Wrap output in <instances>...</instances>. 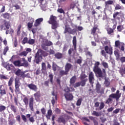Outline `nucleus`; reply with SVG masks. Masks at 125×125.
<instances>
[{
	"label": "nucleus",
	"instance_id": "obj_1",
	"mask_svg": "<svg viewBox=\"0 0 125 125\" xmlns=\"http://www.w3.org/2000/svg\"><path fill=\"white\" fill-rule=\"evenodd\" d=\"M99 65H100V63L99 62H96L93 67V71L97 78H104L106 70L104 69H103V71L101 70V69L98 66Z\"/></svg>",
	"mask_w": 125,
	"mask_h": 125
},
{
	"label": "nucleus",
	"instance_id": "obj_2",
	"mask_svg": "<svg viewBox=\"0 0 125 125\" xmlns=\"http://www.w3.org/2000/svg\"><path fill=\"white\" fill-rule=\"evenodd\" d=\"M42 56H44V57L47 56V53L43 51L42 49H39L35 57L34 61L36 62V64H39L40 62H42Z\"/></svg>",
	"mask_w": 125,
	"mask_h": 125
},
{
	"label": "nucleus",
	"instance_id": "obj_3",
	"mask_svg": "<svg viewBox=\"0 0 125 125\" xmlns=\"http://www.w3.org/2000/svg\"><path fill=\"white\" fill-rule=\"evenodd\" d=\"M41 42H42V49H44V50H47L48 49V47L47 46H50V45H52V42L50 41H48L47 39H41Z\"/></svg>",
	"mask_w": 125,
	"mask_h": 125
},
{
	"label": "nucleus",
	"instance_id": "obj_4",
	"mask_svg": "<svg viewBox=\"0 0 125 125\" xmlns=\"http://www.w3.org/2000/svg\"><path fill=\"white\" fill-rule=\"evenodd\" d=\"M57 18L55 16H51L50 17V21L49 23L52 24V29L55 30L57 28L59 27V24L57 21H56Z\"/></svg>",
	"mask_w": 125,
	"mask_h": 125
},
{
	"label": "nucleus",
	"instance_id": "obj_5",
	"mask_svg": "<svg viewBox=\"0 0 125 125\" xmlns=\"http://www.w3.org/2000/svg\"><path fill=\"white\" fill-rule=\"evenodd\" d=\"M64 91H65L64 93V97L66 99V100H72L73 99V95L70 94L69 91H70V89L69 87H66L65 88Z\"/></svg>",
	"mask_w": 125,
	"mask_h": 125
},
{
	"label": "nucleus",
	"instance_id": "obj_6",
	"mask_svg": "<svg viewBox=\"0 0 125 125\" xmlns=\"http://www.w3.org/2000/svg\"><path fill=\"white\" fill-rule=\"evenodd\" d=\"M76 32H77L76 29H72V28H71V27H70L69 25H66L63 33L67 34V33L68 34H71L72 35H74V34H75Z\"/></svg>",
	"mask_w": 125,
	"mask_h": 125
},
{
	"label": "nucleus",
	"instance_id": "obj_7",
	"mask_svg": "<svg viewBox=\"0 0 125 125\" xmlns=\"http://www.w3.org/2000/svg\"><path fill=\"white\" fill-rule=\"evenodd\" d=\"M15 91L16 92V93H18L19 92H20V88H19V86H20V82L19 81V80L18 79H15Z\"/></svg>",
	"mask_w": 125,
	"mask_h": 125
},
{
	"label": "nucleus",
	"instance_id": "obj_8",
	"mask_svg": "<svg viewBox=\"0 0 125 125\" xmlns=\"http://www.w3.org/2000/svg\"><path fill=\"white\" fill-rule=\"evenodd\" d=\"M9 27H10V24L9 22L4 21V24L0 25V28L1 30H4V31H6L9 29Z\"/></svg>",
	"mask_w": 125,
	"mask_h": 125
},
{
	"label": "nucleus",
	"instance_id": "obj_9",
	"mask_svg": "<svg viewBox=\"0 0 125 125\" xmlns=\"http://www.w3.org/2000/svg\"><path fill=\"white\" fill-rule=\"evenodd\" d=\"M109 97H112V98H116V100H119L120 97H121V94H120V91L117 90L116 94H112L109 95Z\"/></svg>",
	"mask_w": 125,
	"mask_h": 125
},
{
	"label": "nucleus",
	"instance_id": "obj_10",
	"mask_svg": "<svg viewBox=\"0 0 125 125\" xmlns=\"http://www.w3.org/2000/svg\"><path fill=\"white\" fill-rule=\"evenodd\" d=\"M27 87L29 88L31 90H33V91H38V87L37 85H35L33 83L28 84L26 85Z\"/></svg>",
	"mask_w": 125,
	"mask_h": 125
},
{
	"label": "nucleus",
	"instance_id": "obj_11",
	"mask_svg": "<svg viewBox=\"0 0 125 125\" xmlns=\"http://www.w3.org/2000/svg\"><path fill=\"white\" fill-rule=\"evenodd\" d=\"M89 81L91 84H93L94 83V74L93 72H90L89 74Z\"/></svg>",
	"mask_w": 125,
	"mask_h": 125
},
{
	"label": "nucleus",
	"instance_id": "obj_12",
	"mask_svg": "<svg viewBox=\"0 0 125 125\" xmlns=\"http://www.w3.org/2000/svg\"><path fill=\"white\" fill-rule=\"evenodd\" d=\"M40 3H41V7L42 10H45V8H46V7L47 6V5L46 3H44L45 2V1L44 0H40Z\"/></svg>",
	"mask_w": 125,
	"mask_h": 125
},
{
	"label": "nucleus",
	"instance_id": "obj_13",
	"mask_svg": "<svg viewBox=\"0 0 125 125\" xmlns=\"http://www.w3.org/2000/svg\"><path fill=\"white\" fill-rule=\"evenodd\" d=\"M29 107L31 111H34V98H31L29 99Z\"/></svg>",
	"mask_w": 125,
	"mask_h": 125
},
{
	"label": "nucleus",
	"instance_id": "obj_14",
	"mask_svg": "<svg viewBox=\"0 0 125 125\" xmlns=\"http://www.w3.org/2000/svg\"><path fill=\"white\" fill-rule=\"evenodd\" d=\"M42 21H43V19L42 18L37 19L34 24L35 27H38V26H39V25H40V24H41Z\"/></svg>",
	"mask_w": 125,
	"mask_h": 125
},
{
	"label": "nucleus",
	"instance_id": "obj_15",
	"mask_svg": "<svg viewBox=\"0 0 125 125\" xmlns=\"http://www.w3.org/2000/svg\"><path fill=\"white\" fill-rule=\"evenodd\" d=\"M52 95H53V97L52 98L51 103L53 105H54L55 104V100H57V96L55 95L54 92H52Z\"/></svg>",
	"mask_w": 125,
	"mask_h": 125
},
{
	"label": "nucleus",
	"instance_id": "obj_16",
	"mask_svg": "<svg viewBox=\"0 0 125 125\" xmlns=\"http://www.w3.org/2000/svg\"><path fill=\"white\" fill-rule=\"evenodd\" d=\"M72 42L74 50H77V38L76 37V36L73 37Z\"/></svg>",
	"mask_w": 125,
	"mask_h": 125
},
{
	"label": "nucleus",
	"instance_id": "obj_17",
	"mask_svg": "<svg viewBox=\"0 0 125 125\" xmlns=\"http://www.w3.org/2000/svg\"><path fill=\"white\" fill-rule=\"evenodd\" d=\"M100 78H101V79H103V80L104 79V80H105L104 84L105 86H109V85H110V82H109V81H108V79L106 78V72H105V75H104V77H100Z\"/></svg>",
	"mask_w": 125,
	"mask_h": 125
},
{
	"label": "nucleus",
	"instance_id": "obj_18",
	"mask_svg": "<svg viewBox=\"0 0 125 125\" xmlns=\"http://www.w3.org/2000/svg\"><path fill=\"white\" fill-rule=\"evenodd\" d=\"M109 40L106 38H103L101 39V42L103 44V45L108 44V43H109Z\"/></svg>",
	"mask_w": 125,
	"mask_h": 125
},
{
	"label": "nucleus",
	"instance_id": "obj_19",
	"mask_svg": "<svg viewBox=\"0 0 125 125\" xmlns=\"http://www.w3.org/2000/svg\"><path fill=\"white\" fill-rule=\"evenodd\" d=\"M2 66H4L7 70L8 71H10V70H11V67H10V65H9V63L8 62H2Z\"/></svg>",
	"mask_w": 125,
	"mask_h": 125
},
{
	"label": "nucleus",
	"instance_id": "obj_20",
	"mask_svg": "<svg viewBox=\"0 0 125 125\" xmlns=\"http://www.w3.org/2000/svg\"><path fill=\"white\" fill-rule=\"evenodd\" d=\"M23 72H22L21 69H18L17 71L15 72V75L18 76V77H20L21 78H22V76H23Z\"/></svg>",
	"mask_w": 125,
	"mask_h": 125
},
{
	"label": "nucleus",
	"instance_id": "obj_21",
	"mask_svg": "<svg viewBox=\"0 0 125 125\" xmlns=\"http://www.w3.org/2000/svg\"><path fill=\"white\" fill-rule=\"evenodd\" d=\"M96 89L98 92V93H100L101 91H100V89H101V85L100 83H99V82H97L96 85Z\"/></svg>",
	"mask_w": 125,
	"mask_h": 125
},
{
	"label": "nucleus",
	"instance_id": "obj_22",
	"mask_svg": "<svg viewBox=\"0 0 125 125\" xmlns=\"http://www.w3.org/2000/svg\"><path fill=\"white\" fill-rule=\"evenodd\" d=\"M71 68H72V64H71L70 63H67L65 66V70L66 71L67 73H68Z\"/></svg>",
	"mask_w": 125,
	"mask_h": 125
},
{
	"label": "nucleus",
	"instance_id": "obj_23",
	"mask_svg": "<svg viewBox=\"0 0 125 125\" xmlns=\"http://www.w3.org/2000/svg\"><path fill=\"white\" fill-rule=\"evenodd\" d=\"M76 80H77V78H76V76L72 77V78H71L70 80V84H74L75 83H76Z\"/></svg>",
	"mask_w": 125,
	"mask_h": 125
},
{
	"label": "nucleus",
	"instance_id": "obj_24",
	"mask_svg": "<svg viewBox=\"0 0 125 125\" xmlns=\"http://www.w3.org/2000/svg\"><path fill=\"white\" fill-rule=\"evenodd\" d=\"M13 64L15 65V66H16L18 67H21V66L23 65H21V63L20 62V61H16L14 62Z\"/></svg>",
	"mask_w": 125,
	"mask_h": 125
},
{
	"label": "nucleus",
	"instance_id": "obj_25",
	"mask_svg": "<svg viewBox=\"0 0 125 125\" xmlns=\"http://www.w3.org/2000/svg\"><path fill=\"white\" fill-rule=\"evenodd\" d=\"M92 116H95V117H100L101 116V113L98 112L96 111H93L92 113Z\"/></svg>",
	"mask_w": 125,
	"mask_h": 125
},
{
	"label": "nucleus",
	"instance_id": "obj_26",
	"mask_svg": "<svg viewBox=\"0 0 125 125\" xmlns=\"http://www.w3.org/2000/svg\"><path fill=\"white\" fill-rule=\"evenodd\" d=\"M87 82V79L82 80L80 82L81 86H85V83Z\"/></svg>",
	"mask_w": 125,
	"mask_h": 125
},
{
	"label": "nucleus",
	"instance_id": "obj_27",
	"mask_svg": "<svg viewBox=\"0 0 125 125\" xmlns=\"http://www.w3.org/2000/svg\"><path fill=\"white\" fill-rule=\"evenodd\" d=\"M11 110L13 111L14 113H16L17 112V107L14 106L13 104L11 105Z\"/></svg>",
	"mask_w": 125,
	"mask_h": 125
},
{
	"label": "nucleus",
	"instance_id": "obj_28",
	"mask_svg": "<svg viewBox=\"0 0 125 125\" xmlns=\"http://www.w3.org/2000/svg\"><path fill=\"white\" fill-rule=\"evenodd\" d=\"M36 40L30 39L28 40V44H31V45H33V44H34Z\"/></svg>",
	"mask_w": 125,
	"mask_h": 125
},
{
	"label": "nucleus",
	"instance_id": "obj_29",
	"mask_svg": "<svg viewBox=\"0 0 125 125\" xmlns=\"http://www.w3.org/2000/svg\"><path fill=\"white\" fill-rule=\"evenodd\" d=\"M55 56L57 59H60L61 58H62V55L60 53H57L55 54Z\"/></svg>",
	"mask_w": 125,
	"mask_h": 125
},
{
	"label": "nucleus",
	"instance_id": "obj_30",
	"mask_svg": "<svg viewBox=\"0 0 125 125\" xmlns=\"http://www.w3.org/2000/svg\"><path fill=\"white\" fill-rule=\"evenodd\" d=\"M21 78H22V79H25V78H30V74L29 73L25 74V72H23L22 73V76H21Z\"/></svg>",
	"mask_w": 125,
	"mask_h": 125
},
{
	"label": "nucleus",
	"instance_id": "obj_31",
	"mask_svg": "<svg viewBox=\"0 0 125 125\" xmlns=\"http://www.w3.org/2000/svg\"><path fill=\"white\" fill-rule=\"evenodd\" d=\"M58 122L59 123H62L63 124H65L66 123V121H65V119L63 117H60L58 119Z\"/></svg>",
	"mask_w": 125,
	"mask_h": 125
},
{
	"label": "nucleus",
	"instance_id": "obj_32",
	"mask_svg": "<svg viewBox=\"0 0 125 125\" xmlns=\"http://www.w3.org/2000/svg\"><path fill=\"white\" fill-rule=\"evenodd\" d=\"M1 16L6 19H8V18H9V14H8V13H5L4 14H2Z\"/></svg>",
	"mask_w": 125,
	"mask_h": 125
},
{
	"label": "nucleus",
	"instance_id": "obj_33",
	"mask_svg": "<svg viewBox=\"0 0 125 125\" xmlns=\"http://www.w3.org/2000/svg\"><path fill=\"white\" fill-rule=\"evenodd\" d=\"M68 74V72H67L66 70H61L60 71V76H64V75H67Z\"/></svg>",
	"mask_w": 125,
	"mask_h": 125
},
{
	"label": "nucleus",
	"instance_id": "obj_34",
	"mask_svg": "<svg viewBox=\"0 0 125 125\" xmlns=\"http://www.w3.org/2000/svg\"><path fill=\"white\" fill-rule=\"evenodd\" d=\"M82 101H83V99L82 98L79 99L76 103L77 106H81V104H82Z\"/></svg>",
	"mask_w": 125,
	"mask_h": 125
},
{
	"label": "nucleus",
	"instance_id": "obj_35",
	"mask_svg": "<svg viewBox=\"0 0 125 125\" xmlns=\"http://www.w3.org/2000/svg\"><path fill=\"white\" fill-rule=\"evenodd\" d=\"M114 1H113V0H107L105 2V6H107V5H111V4H113Z\"/></svg>",
	"mask_w": 125,
	"mask_h": 125
},
{
	"label": "nucleus",
	"instance_id": "obj_36",
	"mask_svg": "<svg viewBox=\"0 0 125 125\" xmlns=\"http://www.w3.org/2000/svg\"><path fill=\"white\" fill-rule=\"evenodd\" d=\"M8 122H9V125H13L16 123L15 120L14 119H11V120H8Z\"/></svg>",
	"mask_w": 125,
	"mask_h": 125
},
{
	"label": "nucleus",
	"instance_id": "obj_37",
	"mask_svg": "<svg viewBox=\"0 0 125 125\" xmlns=\"http://www.w3.org/2000/svg\"><path fill=\"white\" fill-rule=\"evenodd\" d=\"M57 67L58 66L56 63L55 62H53L52 68L54 72H55V71H56Z\"/></svg>",
	"mask_w": 125,
	"mask_h": 125
},
{
	"label": "nucleus",
	"instance_id": "obj_38",
	"mask_svg": "<svg viewBox=\"0 0 125 125\" xmlns=\"http://www.w3.org/2000/svg\"><path fill=\"white\" fill-rule=\"evenodd\" d=\"M27 54H28V52L26 51H24L20 53V55L21 56H27Z\"/></svg>",
	"mask_w": 125,
	"mask_h": 125
},
{
	"label": "nucleus",
	"instance_id": "obj_39",
	"mask_svg": "<svg viewBox=\"0 0 125 125\" xmlns=\"http://www.w3.org/2000/svg\"><path fill=\"white\" fill-rule=\"evenodd\" d=\"M23 101L25 103V105H26V106H28V103L29 102V100L28 99V98L27 97L24 98L23 99Z\"/></svg>",
	"mask_w": 125,
	"mask_h": 125
},
{
	"label": "nucleus",
	"instance_id": "obj_40",
	"mask_svg": "<svg viewBox=\"0 0 125 125\" xmlns=\"http://www.w3.org/2000/svg\"><path fill=\"white\" fill-rule=\"evenodd\" d=\"M13 33V29L10 28L8 29L6 31V34L7 35L8 34H12Z\"/></svg>",
	"mask_w": 125,
	"mask_h": 125
},
{
	"label": "nucleus",
	"instance_id": "obj_41",
	"mask_svg": "<svg viewBox=\"0 0 125 125\" xmlns=\"http://www.w3.org/2000/svg\"><path fill=\"white\" fill-rule=\"evenodd\" d=\"M121 110V109L120 108H116L115 110L113 111V114H119L120 113V111Z\"/></svg>",
	"mask_w": 125,
	"mask_h": 125
},
{
	"label": "nucleus",
	"instance_id": "obj_42",
	"mask_svg": "<svg viewBox=\"0 0 125 125\" xmlns=\"http://www.w3.org/2000/svg\"><path fill=\"white\" fill-rule=\"evenodd\" d=\"M13 81H14L13 77H11V78L10 79L8 82L9 86H10L11 84H12V83H13Z\"/></svg>",
	"mask_w": 125,
	"mask_h": 125
},
{
	"label": "nucleus",
	"instance_id": "obj_43",
	"mask_svg": "<svg viewBox=\"0 0 125 125\" xmlns=\"http://www.w3.org/2000/svg\"><path fill=\"white\" fill-rule=\"evenodd\" d=\"M6 109V107L4 105H0V112H3L4 110Z\"/></svg>",
	"mask_w": 125,
	"mask_h": 125
},
{
	"label": "nucleus",
	"instance_id": "obj_44",
	"mask_svg": "<svg viewBox=\"0 0 125 125\" xmlns=\"http://www.w3.org/2000/svg\"><path fill=\"white\" fill-rule=\"evenodd\" d=\"M123 29H124V26H123V25H119L117 26V30L118 32H122Z\"/></svg>",
	"mask_w": 125,
	"mask_h": 125
},
{
	"label": "nucleus",
	"instance_id": "obj_45",
	"mask_svg": "<svg viewBox=\"0 0 125 125\" xmlns=\"http://www.w3.org/2000/svg\"><path fill=\"white\" fill-rule=\"evenodd\" d=\"M42 70L43 71H45L46 67H45V63L44 62H42Z\"/></svg>",
	"mask_w": 125,
	"mask_h": 125
},
{
	"label": "nucleus",
	"instance_id": "obj_46",
	"mask_svg": "<svg viewBox=\"0 0 125 125\" xmlns=\"http://www.w3.org/2000/svg\"><path fill=\"white\" fill-rule=\"evenodd\" d=\"M49 78L50 83H53V75L52 74H49Z\"/></svg>",
	"mask_w": 125,
	"mask_h": 125
},
{
	"label": "nucleus",
	"instance_id": "obj_47",
	"mask_svg": "<svg viewBox=\"0 0 125 125\" xmlns=\"http://www.w3.org/2000/svg\"><path fill=\"white\" fill-rule=\"evenodd\" d=\"M28 41L29 40H28V38L25 37L22 41V42L25 44V43H28Z\"/></svg>",
	"mask_w": 125,
	"mask_h": 125
},
{
	"label": "nucleus",
	"instance_id": "obj_48",
	"mask_svg": "<svg viewBox=\"0 0 125 125\" xmlns=\"http://www.w3.org/2000/svg\"><path fill=\"white\" fill-rule=\"evenodd\" d=\"M107 33H108V34L109 35L112 34V33H113V32H114V30H113L112 29L110 28H108V29H107Z\"/></svg>",
	"mask_w": 125,
	"mask_h": 125
},
{
	"label": "nucleus",
	"instance_id": "obj_49",
	"mask_svg": "<svg viewBox=\"0 0 125 125\" xmlns=\"http://www.w3.org/2000/svg\"><path fill=\"white\" fill-rule=\"evenodd\" d=\"M114 54L116 56L117 60H119V59H120V55H119V53H118L117 52L115 51L114 52Z\"/></svg>",
	"mask_w": 125,
	"mask_h": 125
},
{
	"label": "nucleus",
	"instance_id": "obj_50",
	"mask_svg": "<svg viewBox=\"0 0 125 125\" xmlns=\"http://www.w3.org/2000/svg\"><path fill=\"white\" fill-rule=\"evenodd\" d=\"M7 51H8V47L6 46L4 48V51L3 52L4 55H5V54H6V52H7Z\"/></svg>",
	"mask_w": 125,
	"mask_h": 125
},
{
	"label": "nucleus",
	"instance_id": "obj_51",
	"mask_svg": "<svg viewBox=\"0 0 125 125\" xmlns=\"http://www.w3.org/2000/svg\"><path fill=\"white\" fill-rule=\"evenodd\" d=\"M111 97H109L106 102V104H109V103H111L112 101H113V100L111 99Z\"/></svg>",
	"mask_w": 125,
	"mask_h": 125
},
{
	"label": "nucleus",
	"instance_id": "obj_52",
	"mask_svg": "<svg viewBox=\"0 0 125 125\" xmlns=\"http://www.w3.org/2000/svg\"><path fill=\"white\" fill-rule=\"evenodd\" d=\"M96 30H97V27H94L92 30L91 34H93V35H94V34H95V32H96Z\"/></svg>",
	"mask_w": 125,
	"mask_h": 125
},
{
	"label": "nucleus",
	"instance_id": "obj_53",
	"mask_svg": "<svg viewBox=\"0 0 125 125\" xmlns=\"http://www.w3.org/2000/svg\"><path fill=\"white\" fill-rule=\"evenodd\" d=\"M81 85V83L80 82H78L76 83L73 85L74 87H79V86H80Z\"/></svg>",
	"mask_w": 125,
	"mask_h": 125
},
{
	"label": "nucleus",
	"instance_id": "obj_54",
	"mask_svg": "<svg viewBox=\"0 0 125 125\" xmlns=\"http://www.w3.org/2000/svg\"><path fill=\"white\" fill-rule=\"evenodd\" d=\"M20 30H21V25L20 24L18 27V31L17 34L18 35H19L21 32L20 31Z\"/></svg>",
	"mask_w": 125,
	"mask_h": 125
},
{
	"label": "nucleus",
	"instance_id": "obj_55",
	"mask_svg": "<svg viewBox=\"0 0 125 125\" xmlns=\"http://www.w3.org/2000/svg\"><path fill=\"white\" fill-rule=\"evenodd\" d=\"M68 47L69 46H68V45L65 44L63 46V50L64 51H66V50L68 49Z\"/></svg>",
	"mask_w": 125,
	"mask_h": 125
},
{
	"label": "nucleus",
	"instance_id": "obj_56",
	"mask_svg": "<svg viewBox=\"0 0 125 125\" xmlns=\"http://www.w3.org/2000/svg\"><path fill=\"white\" fill-rule=\"evenodd\" d=\"M76 28L78 31H83V26H78Z\"/></svg>",
	"mask_w": 125,
	"mask_h": 125
},
{
	"label": "nucleus",
	"instance_id": "obj_57",
	"mask_svg": "<svg viewBox=\"0 0 125 125\" xmlns=\"http://www.w3.org/2000/svg\"><path fill=\"white\" fill-rule=\"evenodd\" d=\"M121 8H122V6H121V5H120V4H117L115 8L116 10L121 9Z\"/></svg>",
	"mask_w": 125,
	"mask_h": 125
},
{
	"label": "nucleus",
	"instance_id": "obj_58",
	"mask_svg": "<svg viewBox=\"0 0 125 125\" xmlns=\"http://www.w3.org/2000/svg\"><path fill=\"white\" fill-rule=\"evenodd\" d=\"M21 118L23 121H24L25 123L27 122V118H26V116L24 115H21Z\"/></svg>",
	"mask_w": 125,
	"mask_h": 125
},
{
	"label": "nucleus",
	"instance_id": "obj_59",
	"mask_svg": "<svg viewBox=\"0 0 125 125\" xmlns=\"http://www.w3.org/2000/svg\"><path fill=\"white\" fill-rule=\"evenodd\" d=\"M58 12H59L60 13H65L64 12V10H62V8H59L57 10Z\"/></svg>",
	"mask_w": 125,
	"mask_h": 125
},
{
	"label": "nucleus",
	"instance_id": "obj_60",
	"mask_svg": "<svg viewBox=\"0 0 125 125\" xmlns=\"http://www.w3.org/2000/svg\"><path fill=\"white\" fill-rule=\"evenodd\" d=\"M104 103H101L100 105V110H102L104 108Z\"/></svg>",
	"mask_w": 125,
	"mask_h": 125
},
{
	"label": "nucleus",
	"instance_id": "obj_61",
	"mask_svg": "<svg viewBox=\"0 0 125 125\" xmlns=\"http://www.w3.org/2000/svg\"><path fill=\"white\" fill-rule=\"evenodd\" d=\"M114 109H115L114 107H111L110 108H108L107 110V112H112V111H113Z\"/></svg>",
	"mask_w": 125,
	"mask_h": 125
},
{
	"label": "nucleus",
	"instance_id": "obj_62",
	"mask_svg": "<svg viewBox=\"0 0 125 125\" xmlns=\"http://www.w3.org/2000/svg\"><path fill=\"white\" fill-rule=\"evenodd\" d=\"M103 66H104V68H108V63H107V62H103Z\"/></svg>",
	"mask_w": 125,
	"mask_h": 125
},
{
	"label": "nucleus",
	"instance_id": "obj_63",
	"mask_svg": "<svg viewBox=\"0 0 125 125\" xmlns=\"http://www.w3.org/2000/svg\"><path fill=\"white\" fill-rule=\"evenodd\" d=\"M120 61L122 62V63H124V62H125V57H122L120 58Z\"/></svg>",
	"mask_w": 125,
	"mask_h": 125
},
{
	"label": "nucleus",
	"instance_id": "obj_64",
	"mask_svg": "<svg viewBox=\"0 0 125 125\" xmlns=\"http://www.w3.org/2000/svg\"><path fill=\"white\" fill-rule=\"evenodd\" d=\"M29 121L30 122H31V123H32L35 122V119L33 117L29 118Z\"/></svg>",
	"mask_w": 125,
	"mask_h": 125
}]
</instances>
